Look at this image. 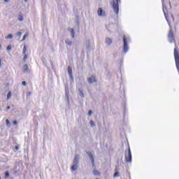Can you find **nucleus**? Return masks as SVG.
I'll return each instance as SVG.
<instances>
[{
	"instance_id": "nucleus-19",
	"label": "nucleus",
	"mask_w": 179,
	"mask_h": 179,
	"mask_svg": "<svg viewBox=\"0 0 179 179\" xmlns=\"http://www.w3.org/2000/svg\"><path fill=\"white\" fill-rule=\"evenodd\" d=\"M86 49L88 50V51H90V41L88 40L87 45H86Z\"/></svg>"
},
{
	"instance_id": "nucleus-4",
	"label": "nucleus",
	"mask_w": 179,
	"mask_h": 179,
	"mask_svg": "<svg viewBox=\"0 0 179 179\" xmlns=\"http://www.w3.org/2000/svg\"><path fill=\"white\" fill-rule=\"evenodd\" d=\"M125 162L127 163H131L132 162V152H131V148H129L127 152H126Z\"/></svg>"
},
{
	"instance_id": "nucleus-39",
	"label": "nucleus",
	"mask_w": 179,
	"mask_h": 179,
	"mask_svg": "<svg viewBox=\"0 0 179 179\" xmlns=\"http://www.w3.org/2000/svg\"><path fill=\"white\" fill-rule=\"evenodd\" d=\"M24 2H27V0H24Z\"/></svg>"
},
{
	"instance_id": "nucleus-6",
	"label": "nucleus",
	"mask_w": 179,
	"mask_h": 179,
	"mask_svg": "<svg viewBox=\"0 0 179 179\" xmlns=\"http://www.w3.org/2000/svg\"><path fill=\"white\" fill-rule=\"evenodd\" d=\"M86 154L87 155V156L90 157V159L91 160L92 167H94V166H95V164H94V157L93 156V154H92L91 152H87V151H86Z\"/></svg>"
},
{
	"instance_id": "nucleus-8",
	"label": "nucleus",
	"mask_w": 179,
	"mask_h": 179,
	"mask_svg": "<svg viewBox=\"0 0 179 179\" xmlns=\"http://www.w3.org/2000/svg\"><path fill=\"white\" fill-rule=\"evenodd\" d=\"M65 94L67 104L69 106V90H68V88H66Z\"/></svg>"
},
{
	"instance_id": "nucleus-36",
	"label": "nucleus",
	"mask_w": 179,
	"mask_h": 179,
	"mask_svg": "<svg viewBox=\"0 0 179 179\" xmlns=\"http://www.w3.org/2000/svg\"><path fill=\"white\" fill-rule=\"evenodd\" d=\"M24 38H26V35L23 36L22 40H24Z\"/></svg>"
},
{
	"instance_id": "nucleus-38",
	"label": "nucleus",
	"mask_w": 179,
	"mask_h": 179,
	"mask_svg": "<svg viewBox=\"0 0 179 179\" xmlns=\"http://www.w3.org/2000/svg\"><path fill=\"white\" fill-rule=\"evenodd\" d=\"M4 2L8 3V2H9V0H4Z\"/></svg>"
},
{
	"instance_id": "nucleus-32",
	"label": "nucleus",
	"mask_w": 179,
	"mask_h": 179,
	"mask_svg": "<svg viewBox=\"0 0 179 179\" xmlns=\"http://www.w3.org/2000/svg\"><path fill=\"white\" fill-rule=\"evenodd\" d=\"M17 36L19 37V36H22V33L20 32V31H18L17 33Z\"/></svg>"
},
{
	"instance_id": "nucleus-40",
	"label": "nucleus",
	"mask_w": 179,
	"mask_h": 179,
	"mask_svg": "<svg viewBox=\"0 0 179 179\" xmlns=\"http://www.w3.org/2000/svg\"><path fill=\"white\" fill-rule=\"evenodd\" d=\"M106 29H108V27L106 26Z\"/></svg>"
},
{
	"instance_id": "nucleus-27",
	"label": "nucleus",
	"mask_w": 179,
	"mask_h": 179,
	"mask_svg": "<svg viewBox=\"0 0 179 179\" xmlns=\"http://www.w3.org/2000/svg\"><path fill=\"white\" fill-rule=\"evenodd\" d=\"M6 125L10 124V122H9V120H8V119L6 120Z\"/></svg>"
},
{
	"instance_id": "nucleus-2",
	"label": "nucleus",
	"mask_w": 179,
	"mask_h": 179,
	"mask_svg": "<svg viewBox=\"0 0 179 179\" xmlns=\"http://www.w3.org/2000/svg\"><path fill=\"white\" fill-rule=\"evenodd\" d=\"M120 3H121V0H113L111 3L113 12L115 15L120 13Z\"/></svg>"
},
{
	"instance_id": "nucleus-7",
	"label": "nucleus",
	"mask_w": 179,
	"mask_h": 179,
	"mask_svg": "<svg viewBox=\"0 0 179 179\" xmlns=\"http://www.w3.org/2000/svg\"><path fill=\"white\" fill-rule=\"evenodd\" d=\"M87 80L90 85H92V83H96V82H97V80H96V77L94 76H91L90 78H88Z\"/></svg>"
},
{
	"instance_id": "nucleus-14",
	"label": "nucleus",
	"mask_w": 179,
	"mask_h": 179,
	"mask_svg": "<svg viewBox=\"0 0 179 179\" xmlns=\"http://www.w3.org/2000/svg\"><path fill=\"white\" fill-rule=\"evenodd\" d=\"M69 30L70 31L72 38H75V30H73V29H70Z\"/></svg>"
},
{
	"instance_id": "nucleus-5",
	"label": "nucleus",
	"mask_w": 179,
	"mask_h": 179,
	"mask_svg": "<svg viewBox=\"0 0 179 179\" xmlns=\"http://www.w3.org/2000/svg\"><path fill=\"white\" fill-rule=\"evenodd\" d=\"M97 15L101 17H105L106 16H107V13H106V11L103 10V8H98Z\"/></svg>"
},
{
	"instance_id": "nucleus-30",
	"label": "nucleus",
	"mask_w": 179,
	"mask_h": 179,
	"mask_svg": "<svg viewBox=\"0 0 179 179\" xmlns=\"http://www.w3.org/2000/svg\"><path fill=\"white\" fill-rule=\"evenodd\" d=\"M30 96H31V92H27V97H30Z\"/></svg>"
},
{
	"instance_id": "nucleus-17",
	"label": "nucleus",
	"mask_w": 179,
	"mask_h": 179,
	"mask_svg": "<svg viewBox=\"0 0 179 179\" xmlns=\"http://www.w3.org/2000/svg\"><path fill=\"white\" fill-rule=\"evenodd\" d=\"M12 38H13V34H8V36H5L6 40H8V39L12 40Z\"/></svg>"
},
{
	"instance_id": "nucleus-10",
	"label": "nucleus",
	"mask_w": 179,
	"mask_h": 179,
	"mask_svg": "<svg viewBox=\"0 0 179 179\" xmlns=\"http://www.w3.org/2000/svg\"><path fill=\"white\" fill-rule=\"evenodd\" d=\"M73 164H76L78 166L79 164V156L76 155L73 162Z\"/></svg>"
},
{
	"instance_id": "nucleus-37",
	"label": "nucleus",
	"mask_w": 179,
	"mask_h": 179,
	"mask_svg": "<svg viewBox=\"0 0 179 179\" xmlns=\"http://www.w3.org/2000/svg\"><path fill=\"white\" fill-rule=\"evenodd\" d=\"M124 113H127V108L124 107Z\"/></svg>"
},
{
	"instance_id": "nucleus-13",
	"label": "nucleus",
	"mask_w": 179,
	"mask_h": 179,
	"mask_svg": "<svg viewBox=\"0 0 179 179\" xmlns=\"http://www.w3.org/2000/svg\"><path fill=\"white\" fill-rule=\"evenodd\" d=\"M23 69H24L23 71L24 73L29 72V66H27V64H24L23 66Z\"/></svg>"
},
{
	"instance_id": "nucleus-24",
	"label": "nucleus",
	"mask_w": 179,
	"mask_h": 179,
	"mask_svg": "<svg viewBox=\"0 0 179 179\" xmlns=\"http://www.w3.org/2000/svg\"><path fill=\"white\" fill-rule=\"evenodd\" d=\"M90 124L91 125V127H95L96 126V124L94 123V122H93L92 120H91L90 122Z\"/></svg>"
},
{
	"instance_id": "nucleus-23",
	"label": "nucleus",
	"mask_w": 179,
	"mask_h": 179,
	"mask_svg": "<svg viewBox=\"0 0 179 179\" xmlns=\"http://www.w3.org/2000/svg\"><path fill=\"white\" fill-rule=\"evenodd\" d=\"M7 51H10V50H12V45H8L6 48Z\"/></svg>"
},
{
	"instance_id": "nucleus-31",
	"label": "nucleus",
	"mask_w": 179,
	"mask_h": 179,
	"mask_svg": "<svg viewBox=\"0 0 179 179\" xmlns=\"http://www.w3.org/2000/svg\"><path fill=\"white\" fill-rule=\"evenodd\" d=\"M93 113V111H92V110H90L89 111H88V115H92V113Z\"/></svg>"
},
{
	"instance_id": "nucleus-22",
	"label": "nucleus",
	"mask_w": 179,
	"mask_h": 179,
	"mask_svg": "<svg viewBox=\"0 0 179 179\" xmlns=\"http://www.w3.org/2000/svg\"><path fill=\"white\" fill-rule=\"evenodd\" d=\"M26 51H27V48H26V45H24L22 49L23 54H26Z\"/></svg>"
},
{
	"instance_id": "nucleus-34",
	"label": "nucleus",
	"mask_w": 179,
	"mask_h": 179,
	"mask_svg": "<svg viewBox=\"0 0 179 179\" xmlns=\"http://www.w3.org/2000/svg\"><path fill=\"white\" fill-rule=\"evenodd\" d=\"M15 150H19V146L16 145V146H15Z\"/></svg>"
},
{
	"instance_id": "nucleus-33",
	"label": "nucleus",
	"mask_w": 179,
	"mask_h": 179,
	"mask_svg": "<svg viewBox=\"0 0 179 179\" xmlns=\"http://www.w3.org/2000/svg\"><path fill=\"white\" fill-rule=\"evenodd\" d=\"M13 123L14 125H17V121H16V120L13 121Z\"/></svg>"
},
{
	"instance_id": "nucleus-11",
	"label": "nucleus",
	"mask_w": 179,
	"mask_h": 179,
	"mask_svg": "<svg viewBox=\"0 0 179 179\" xmlns=\"http://www.w3.org/2000/svg\"><path fill=\"white\" fill-rule=\"evenodd\" d=\"M78 92L80 93V96L81 99L85 98V94L83 93V90H82V88L78 87Z\"/></svg>"
},
{
	"instance_id": "nucleus-42",
	"label": "nucleus",
	"mask_w": 179,
	"mask_h": 179,
	"mask_svg": "<svg viewBox=\"0 0 179 179\" xmlns=\"http://www.w3.org/2000/svg\"><path fill=\"white\" fill-rule=\"evenodd\" d=\"M0 179H1V176H0Z\"/></svg>"
},
{
	"instance_id": "nucleus-35",
	"label": "nucleus",
	"mask_w": 179,
	"mask_h": 179,
	"mask_svg": "<svg viewBox=\"0 0 179 179\" xmlns=\"http://www.w3.org/2000/svg\"><path fill=\"white\" fill-rule=\"evenodd\" d=\"M7 110H10V106H7Z\"/></svg>"
},
{
	"instance_id": "nucleus-18",
	"label": "nucleus",
	"mask_w": 179,
	"mask_h": 179,
	"mask_svg": "<svg viewBox=\"0 0 179 179\" xmlns=\"http://www.w3.org/2000/svg\"><path fill=\"white\" fill-rule=\"evenodd\" d=\"M18 20L20 22H23V20H24L23 15H22L21 13H20V14L18 15Z\"/></svg>"
},
{
	"instance_id": "nucleus-16",
	"label": "nucleus",
	"mask_w": 179,
	"mask_h": 179,
	"mask_svg": "<svg viewBox=\"0 0 179 179\" xmlns=\"http://www.w3.org/2000/svg\"><path fill=\"white\" fill-rule=\"evenodd\" d=\"M76 170H78V165L73 164V166H71V171H76Z\"/></svg>"
},
{
	"instance_id": "nucleus-26",
	"label": "nucleus",
	"mask_w": 179,
	"mask_h": 179,
	"mask_svg": "<svg viewBox=\"0 0 179 179\" xmlns=\"http://www.w3.org/2000/svg\"><path fill=\"white\" fill-rule=\"evenodd\" d=\"M27 59V55L25 54V55H24V57H23V59H22V61L25 62Z\"/></svg>"
},
{
	"instance_id": "nucleus-25",
	"label": "nucleus",
	"mask_w": 179,
	"mask_h": 179,
	"mask_svg": "<svg viewBox=\"0 0 179 179\" xmlns=\"http://www.w3.org/2000/svg\"><path fill=\"white\" fill-rule=\"evenodd\" d=\"M9 177V172L8 171H6L5 173V178H8Z\"/></svg>"
},
{
	"instance_id": "nucleus-28",
	"label": "nucleus",
	"mask_w": 179,
	"mask_h": 179,
	"mask_svg": "<svg viewBox=\"0 0 179 179\" xmlns=\"http://www.w3.org/2000/svg\"><path fill=\"white\" fill-rule=\"evenodd\" d=\"M114 177H120V173L118 172L115 173Z\"/></svg>"
},
{
	"instance_id": "nucleus-29",
	"label": "nucleus",
	"mask_w": 179,
	"mask_h": 179,
	"mask_svg": "<svg viewBox=\"0 0 179 179\" xmlns=\"http://www.w3.org/2000/svg\"><path fill=\"white\" fill-rule=\"evenodd\" d=\"M22 86H26L27 85V83H26V81H22Z\"/></svg>"
},
{
	"instance_id": "nucleus-21",
	"label": "nucleus",
	"mask_w": 179,
	"mask_h": 179,
	"mask_svg": "<svg viewBox=\"0 0 179 179\" xmlns=\"http://www.w3.org/2000/svg\"><path fill=\"white\" fill-rule=\"evenodd\" d=\"M12 96V92L9 91L7 94V100H9V98L11 97Z\"/></svg>"
},
{
	"instance_id": "nucleus-41",
	"label": "nucleus",
	"mask_w": 179,
	"mask_h": 179,
	"mask_svg": "<svg viewBox=\"0 0 179 179\" xmlns=\"http://www.w3.org/2000/svg\"><path fill=\"white\" fill-rule=\"evenodd\" d=\"M1 45H0V48H1Z\"/></svg>"
},
{
	"instance_id": "nucleus-9",
	"label": "nucleus",
	"mask_w": 179,
	"mask_h": 179,
	"mask_svg": "<svg viewBox=\"0 0 179 179\" xmlns=\"http://www.w3.org/2000/svg\"><path fill=\"white\" fill-rule=\"evenodd\" d=\"M105 43L106 45H111V44H113V39L110 38H106Z\"/></svg>"
},
{
	"instance_id": "nucleus-12",
	"label": "nucleus",
	"mask_w": 179,
	"mask_h": 179,
	"mask_svg": "<svg viewBox=\"0 0 179 179\" xmlns=\"http://www.w3.org/2000/svg\"><path fill=\"white\" fill-rule=\"evenodd\" d=\"M68 72H69L70 79L73 80V76H72V69L71 67L68 68Z\"/></svg>"
},
{
	"instance_id": "nucleus-3",
	"label": "nucleus",
	"mask_w": 179,
	"mask_h": 179,
	"mask_svg": "<svg viewBox=\"0 0 179 179\" xmlns=\"http://www.w3.org/2000/svg\"><path fill=\"white\" fill-rule=\"evenodd\" d=\"M131 41V38L129 37H127L125 35L123 36V52L127 54L128 51H129V46L128 45V43Z\"/></svg>"
},
{
	"instance_id": "nucleus-20",
	"label": "nucleus",
	"mask_w": 179,
	"mask_h": 179,
	"mask_svg": "<svg viewBox=\"0 0 179 179\" xmlns=\"http://www.w3.org/2000/svg\"><path fill=\"white\" fill-rule=\"evenodd\" d=\"M92 173H93L94 176H100V173L98 172L97 170H94Z\"/></svg>"
},
{
	"instance_id": "nucleus-1",
	"label": "nucleus",
	"mask_w": 179,
	"mask_h": 179,
	"mask_svg": "<svg viewBox=\"0 0 179 179\" xmlns=\"http://www.w3.org/2000/svg\"><path fill=\"white\" fill-rule=\"evenodd\" d=\"M162 10L165 16V19L170 27V30L168 34V38H169V41L171 43H174V34L173 33V29H171V23L170 22V21L169 20V17L168 16V13H167V7H166V6H164V3H162Z\"/></svg>"
},
{
	"instance_id": "nucleus-15",
	"label": "nucleus",
	"mask_w": 179,
	"mask_h": 179,
	"mask_svg": "<svg viewBox=\"0 0 179 179\" xmlns=\"http://www.w3.org/2000/svg\"><path fill=\"white\" fill-rule=\"evenodd\" d=\"M65 43L67 45H72V44H73V43L72 42V41L69 40V39H66Z\"/></svg>"
}]
</instances>
